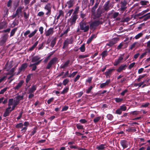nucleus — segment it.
I'll list each match as a JSON object with an SVG mask.
<instances>
[{"label": "nucleus", "instance_id": "nucleus-1", "mask_svg": "<svg viewBox=\"0 0 150 150\" xmlns=\"http://www.w3.org/2000/svg\"><path fill=\"white\" fill-rule=\"evenodd\" d=\"M58 59L56 57H54L52 58L48 63L46 67V69H50L52 67V65L56 64Z\"/></svg>", "mask_w": 150, "mask_h": 150}, {"label": "nucleus", "instance_id": "nucleus-2", "mask_svg": "<svg viewBox=\"0 0 150 150\" xmlns=\"http://www.w3.org/2000/svg\"><path fill=\"white\" fill-rule=\"evenodd\" d=\"M104 12V11H103V10L99 7L96 11L94 13H92V14L96 18H98L101 16V14Z\"/></svg>", "mask_w": 150, "mask_h": 150}, {"label": "nucleus", "instance_id": "nucleus-3", "mask_svg": "<svg viewBox=\"0 0 150 150\" xmlns=\"http://www.w3.org/2000/svg\"><path fill=\"white\" fill-rule=\"evenodd\" d=\"M103 21V20L101 21L98 20L92 22L90 24V27L91 28H94L99 25L102 24Z\"/></svg>", "mask_w": 150, "mask_h": 150}, {"label": "nucleus", "instance_id": "nucleus-4", "mask_svg": "<svg viewBox=\"0 0 150 150\" xmlns=\"http://www.w3.org/2000/svg\"><path fill=\"white\" fill-rule=\"evenodd\" d=\"M8 38V36L7 34L6 33L3 35L1 38V40L0 41V45H3L6 42Z\"/></svg>", "mask_w": 150, "mask_h": 150}, {"label": "nucleus", "instance_id": "nucleus-5", "mask_svg": "<svg viewBox=\"0 0 150 150\" xmlns=\"http://www.w3.org/2000/svg\"><path fill=\"white\" fill-rule=\"evenodd\" d=\"M110 1H108L105 3L103 6V11H108L110 9Z\"/></svg>", "mask_w": 150, "mask_h": 150}, {"label": "nucleus", "instance_id": "nucleus-6", "mask_svg": "<svg viewBox=\"0 0 150 150\" xmlns=\"http://www.w3.org/2000/svg\"><path fill=\"white\" fill-rule=\"evenodd\" d=\"M27 67V63H24L22 64L21 67L19 68L18 70L16 75H18L20 73L22 70H24Z\"/></svg>", "mask_w": 150, "mask_h": 150}, {"label": "nucleus", "instance_id": "nucleus-7", "mask_svg": "<svg viewBox=\"0 0 150 150\" xmlns=\"http://www.w3.org/2000/svg\"><path fill=\"white\" fill-rule=\"evenodd\" d=\"M23 126L25 127H22L21 130V131L24 133L28 129V127L29 125V123L27 121H25L23 124Z\"/></svg>", "mask_w": 150, "mask_h": 150}, {"label": "nucleus", "instance_id": "nucleus-8", "mask_svg": "<svg viewBox=\"0 0 150 150\" xmlns=\"http://www.w3.org/2000/svg\"><path fill=\"white\" fill-rule=\"evenodd\" d=\"M120 144L123 148L125 149L128 147L129 143L127 140H123L121 141Z\"/></svg>", "mask_w": 150, "mask_h": 150}, {"label": "nucleus", "instance_id": "nucleus-9", "mask_svg": "<svg viewBox=\"0 0 150 150\" xmlns=\"http://www.w3.org/2000/svg\"><path fill=\"white\" fill-rule=\"evenodd\" d=\"M115 70V69H108V70L105 73V75L106 76V78L110 77V75L111 74L112 72Z\"/></svg>", "mask_w": 150, "mask_h": 150}, {"label": "nucleus", "instance_id": "nucleus-10", "mask_svg": "<svg viewBox=\"0 0 150 150\" xmlns=\"http://www.w3.org/2000/svg\"><path fill=\"white\" fill-rule=\"evenodd\" d=\"M24 83V81L23 80H21L18 83L17 86L14 87L13 89L15 90H18L20 88Z\"/></svg>", "mask_w": 150, "mask_h": 150}, {"label": "nucleus", "instance_id": "nucleus-11", "mask_svg": "<svg viewBox=\"0 0 150 150\" xmlns=\"http://www.w3.org/2000/svg\"><path fill=\"white\" fill-rule=\"evenodd\" d=\"M127 66L126 64L121 65L117 69V71L119 72H121L123 70L126 69Z\"/></svg>", "mask_w": 150, "mask_h": 150}, {"label": "nucleus", "instance_id": "nucleus-12", "mask_svg": "<svg viewBox=\"0 0 150 150\" xmlns=\"http://www.w3.org/2000/svg\"><path fill=\"white\" fill-rule=\"evenodd\" d=\"M99 2L98 1L96 2L94 6L91 9V13L92 14V13H94L96 10L97 8Z\"/></svg>", "mask_w": 150, "mask_h": 150}, {"label": "nucleus", "instance_id": "nucleus-13", "mask_svg": "<svg viewBox=\"0 0 150 150\" xmlns=\"http://www.w3.org/2000/svg\"><path fill=\"white\" fill-rule=\"evenodd\" d=\"M86 23L83 20L79 23L80 28H89V25H86Z\"/></svg>", "mask_w": 150, "mask_h": 150}, {"label": "nucleus", "instance_id": "nucleus-14", "mask_svg": "<svg viewBox=\"0 0 150 150\" xmlns=\"http://www.w3.org/2000/svg\"><path fill=\"white\" fill-rule=\"evenodd\" d=\"M75 4L74 0H69L67 2V4L68 8H70L73 6Z\"/></svg>", "mask_w": 150, "mask_h": 150}, {"label": "nucleus", "instance_id": "nucleus-15", "mask_svg": "<svg viewBox=\"0 0 150 150\" xmlns=\"http://www.w3.org/2000/svg\"><path fill=\"white\" fill-rule=\"evenodd\" d=\"M25 94V93H22V96L17 95V96L16 97V101H18L20 102V101L21 100H22L23 99L24 96Z\"/></svg>", "mask_w": 150, "mask_h": 150}, {"label": "nucleus", "instance_id": "nucleus-16", "mask_svg": "<svg viewBox=\"0 0 150 150\" xmlns=\"http://www.w3.org/2000/svg\"><path fill=\"white\" fill-rule=\"evenodd\" d=\"M36 90V85H33L32 87L28 90L29 93H33Z\"/></svg>", "mask_w": 150, "mask_h": 150}, {"label": "nucleus", "instance_id": "nucleus-17", "mask_svg": "<svg viewBox=\"0 0 150 150\" xmlns=\"http://www.w3.org/2000/svg\"><path fill=\"white\" fill-rule=\"evenodd\" d=\"M136 129L135 128L132 127H128L126 131L128 132H135L136 131Z\"/></svg>", "mask_w": 150, "mask_h": 150}, {"label": "nucleus", "instance_id": "nucleus-18", "mask_svg": "<svg viewBox=\"0 0 150 150\" xmlns=\"http://www.w3.org/2000/svg\"><path fill=\"white\" fill-rule=\"evenodd\" d=\"M143 18V20L144 21H146L147 20L150 18V13L144 15V16L140 18V19H142Z\"/></svg>", "mask_w": 150, "mask_h": 150}, {"label": "nucleus", "instance_id": "nucleus-19", "mask_svg": "<svg viewBox=\"0 0 150 150\" xmlns=\"http://www.w3.org/2000/svg\"><path fill=\"white\" fill-rule=\"evenodd\" d=\"M77 14L73 13L71 18V22L72 23H75L76 19L77 18Z\"/></svg>", "mask_w": 150, "mask_h": 150}, {"label": "nucleus", "instance_id": "nucleus-20", "mask_svg": "<svg viewBox=\"0 0 150 150\" xmlns=\"http://www.w3.org/2000/svg\"><path fill=\"white\" fill-rule=\"evenodd\" d=\"M40 59V57L38 56H35L33 57L31 60L32 62H36L39 60Z\"/></svg>", "mask_w": 150, "mask_h": 150}, {"label": "nucleus", "instance_id": "nucleus-21", "mask_svg": "<svg viewBox=\"0 0 150 150\" xmlns=\"http://www.w3.org/2000/svg\"><path fill=\"white\" fill-rule=\"evenodd\" d=\"M70 62V60H68L63 65H61L60 68L61 69H64L67 67Z\"/></svg>", "mask_w": 150, "mask_h": 150}, {"label": "nucleus", "instance_id": "nucleus-22", "mask_svg": "<svg viewBox=\"0 0 150 150\" xmlns=\"http://www.w3.org/2000/svg\"><path fill=\"white\" fill-rule=\"evenodd\" d=\"M55 51L51 52L50 54L49 55L44 59V62L45 63H46L50 59L51 57L54 54Z\"/></svg>", "mask_w": 150, "mask_h": 150}, {"label": "nucleus", "instance_id": "nucleus-23", "mask_svg": "<svg viewBox=\"0 0 150 150\" xmlns=\"http://www.w3.org/2000/svg\"><path fill=\"white\" fill-rule=\"evenodd\" d=\"M53 29H49L47 31H46L45 35L47 36L53 33Z\"/></svg>", "mask_w": 150, "mask_h": 150}, {"label": "nucleus", "instance_id": "nucleus-24", "mask_svg": "<svg viewBox=\"0 0 150 150\" xmlns=\"http://www.w3.org/2000/svg\"><path fill=\"white\" fill-rule=\"evenodd\" d=\"M38 41H37L35 42L34 44L29 49V51H32L34 50V49L36 47V46L38 45Z\"/></svg>", "mask_w": 150, "mask_h": 150}, {"label": "nucleus", "instance_id": "nucleus-25", "mask_svg": "<svg viewBox=\"0 0 150 150\" xmlns=\"http://www.w3.org/2000/svg\"><path fill=\"white\" fill-rule=\"evenodd\" d=\"M57 39V38L55 37L52 41L51 42V43H50V46L52 48H53L54 47L55 45L56 44Z\"/></svg>", "mask_w": 150, "mask_h": 150}, {"label": "nucleus", "instance_id": "nucleus-26", "mask_svg": "<svg viewBox=\"0 0 150 150\" xmlns=\"http://www.w3.org/2000/svg\"><path fill=\"white\" fill-rule=\"evenodd\" d=\"M139 4L142 6H146L149 4V2L147 1L142 0L140 1Z\"/></svg>", "mask_w": 150, "mask_h": 150}, {"label": "nucleus", "instance_id": "nucleus-27", "mask_svg": "<svg viewBox=\"0 0 150 150\" xmlns=\"http://www.w3.org/2000/svg\"><path fill=\"white\" fill-rule=\"evenodd\" d=\"M24 7L22 6H19L17 9L16 13L18 15H19V13H21L22 11V10L23 8Z\"/></svg>", "mask_w": 150, "mask_h": 150}, {"label": "nucleus", "instance_id": "nucleus-28", "mask_svg": "<svg viewBox=\"0 0 150 150\" xmlns=\"http://www.w3.org/2000/svg\"><path fill=\"white\" fill-rule=\"evenodd\" d=\"M7 27L6 23L3 21L0 23V28H5Z\"/></svg>", "mask_w": 150, "mask_h": 150}, {"label": "nucleus", "instance_id": "nucleus-29", "mask_svg": "<svg viewBox=\"0 0 150 150\" xmlns=\"http://www.w3.org/2000/svg\"><path fill=\"white\" fill-rule=\"evenodd\" d=\"M105 145L101 144L98 146H96V149L99 150H102L105 148Z\"/></svg>", "mask_w": 150, "mask_h": 150}, {"label": "nucleus", "instance_id": "nucleus-30", "mask_svg": "<svg viewBox=\"0 0 150 150\" xmlns=\"http://www.w3.org/2000/svg\"><path fill=\"white\" fill-rule=\"evenodd\" d=\"M69 44L68 42V41L67 39L65 40L64 42L63 46L62 47V48L64 49L66 47H67L68 46V45Z\"/></svg>", "mask_w": 150, "mask_h": 150}, {"label": "nucleus", "instance_id": "nucleus-31", "mask_svg": "<svg viewBox=\"0 0 150 150\" xmlns=\"http://www.w3.org/2000/svg\"><path fill=\"white\" fill-rule=\"evenodd\" d=\"M44 9L45 10H47V11H51V7L50 6V4H47L45 7Z\"/></svg>", "mask_w": 150, "mask_h": 150}, {"label": "nucleus", "instance_id": "nucleus-32", "mask_svg": "<svg viewBox=\"0 0 150 150\" xmlns=\"http://www.w3.org/2000/svg\"><path fill=\"white\" fill-rule=\"evenodd\" d=\"M81 51L82 52H84L85 50V44L84 43L82 44L81 46L79 48Z\"/></svg>", "mask_w": 150, "mask_h": 150}, {"label": "nucleus", "instance_id": "nucleus-33", "mask_svg": "<svg viewBox=\"0 0 150 150\" xmlns=\"http://www.w3.org/2000/svg\"><path fill=\"white\" fill-rule=\"evenodd\" d=\"M19 103V102L18 101H16L14 102L13 104V105L12 108V110H13L15 109V108L16 106L18 105Z\"/></svg>", "mask_w": 150, "mask_h": 150}, {"label": "nucleus", "instance_id": "nucleus-34", "mask_svg": "<svg viewBox=\"0 0 150 150\" xmlns=\"http://www.w3.org/2000/svg\"><path fill=\"white\" fill-rule=\"evenodd\" d=\"M42 60V59H41L40 60L38 61L37 62L35 63L30 64L29 66V67H32V66H33V65H35L36 66L38 65L41 62Z\"/></svg>", "mask_w": 150, "mask_h": 150}, {"label": "nucleus", "instance_id": "nucleus-35", "mask_svg": "<svg viewBox=\"0 0 150 150\" xmlns=\"http://www.w3.org/2000/svg\"><path fill=\"white\" fill-rule=\"evenodd\" d=\"M119 40V38H113L111 40V42L115 44L117 43V42Z\"/></svg>", "mask_w": 150, "mask_h": 150}, {"label": "nucleus", "instance_id": "nucleus-36", "mask_svg": "<svg viewBox=\"0 0 150 150\" xmlns=\"http://www.w3.org/2000/svg\"><path fill=\"white\" fill-rule=\"evenodd\" d=\"M106 117L108 119L110 120H112L113 118V116L112 114H108Z\"/></svg>", "mask_w": 150, "mask_h": 150}, {"label": "nucleus", "instance_id": "nucleus-37", "mask_svg": "<svg viewBox=\"0 0 150 150\" xmlns=\"http://www.w3.org/2000/svg\"><path fill=\"white\" fill-rule=\"evenodd\" d=\"M23 124L22 123H20L18 124H17L15 126V127L17 129H19L20 128H22L23 127Z\"/></svg>", "mask_w": 150, "mask_h": 150}, {"label": "nucleus", "instance_id": "nucleus-38", "mask_svg": "<svg viewBox=\"0 0 150 150\" xmlns=\"http://www.w3.org/2000/svg\"><path fill=\"white\" fill-rule=\"evenodd\" d=\"M108 55L107 51V50L103 51L101 54V56L102 58L105 57Z\"/></svg>", "mask_w": 150, "mask_h": 150}, {"label": "nucleus", "instance_id": "nucleus-39", "mask_svg": "<svg viewBox=\"0 0 150 150\" xmlns=\"http://www.w3.org/2000/svg\"><path fill=\"white\" fill-rule=\"evenodd\" d=\"M70 30V29H67L64 31L62 32L60 35V37H62L64 35L67 34L69 31Z\"/></svg>", "mask_w": 150, "mask_h": 150}, {"label": "nucleus", "instance_id": "nucleus-40", "mask_svg": "<svg viewBox=\"0 0 150 150\" xmlns=\"http://www.w3.org/2000/svg\"><path fill=\"white\" fill-rule=\"evenodd\" d=\"M120 4L121 6L126 7V6L127 4V2L125 0H124L121 2Z\"/></svg>", "mask_w": 150, "mask_h": 150}, {"label": "nucleus", "instance_id": "nucleus-41", "mask_svg": "<svg viewBox=\"0 0 150 150\" xmlns=\"http://www.w3.org/2000/svg\"><path fill=\"white\" fill-rule=\"evenodd\" d=\"M10 112H11L6 110L3 114V117H6L9 116Z\"/></svg>", "mask_w": 150, "mask_h": 150}, {"label": "nucleus", "instance_id": "nucleus-42", "mask_svg": "<svg viewBox=\"0 0 150 150\" xmlns=\"http://www.w3.org/2000/svg\"><path fill=\"white\" fill-rule=\"evenodd\" d=\"M76 128L78 129H83V125H80V124H77L76 125Z\"/></svg>", "mask_w": 150, "mask_h": 150}, {"label": "nucleus", "instance_id": "nucleus-43", "mask_svg": "<svg viewBox=\"0 0 150 150\" xmlns=\"http://www.w3.org/2000/svg\"><path fill=\"white\" fill-rule=\"evenodd\" d=\"M37 30H34V31L33 32H32L28 35V37L30 38H31L32 37L35 35Z\"/></svg>", "mask_w": 150, "mask_h": 150}, {"label": "nucleus", "instance_id": "nucleus-44", "mask_svg": "<svg viewBox=\"0 0 150 150\" xmlns=\"http://www.w3.org/2000/svg\"><path fill=\"white\" fill-rule=\"evenodd\" d=\"M69 89V88L68 87H66L64 88L63 90L61 92V94H64L65 93H67Z\"/></svg>", "mask_w": 150, "mask_h": 150}, {"label": "nucleus", "instance_id": "nucleus-45", "mask_svg": "<svg viewBox=\"0 0 150 150\" xmlns=\"http://www.w3.org/2000/svg\"><path fill=\"white\" fill-rule=\"evenodd\" d=\"M101 118L100 117H95L94 119H93V122H94L95 123H96L97 122H98L100 120Z\"/></svg>", "mask_w": 150, "mask_h": 150}, {"label": "nucleus", "instance_id": "nucleus-46", "mask_svg": "<svg viewBox=\"0 0 150 150\" xmlns=\"http://www.w3.org/2000/svg\"><path fill=\"white\" fill-rule=\"evenodd\" d=\"M13 98H10L8 101V106H10L13 104Z\"/></svg>", "mask_w": 150, "mask_h": 150}, {"label": "nucleus", "instance_id": "nucleus-47", "mask_svg": "<svg viewBox=\"0 0 150 150\" xmlns=\"http://www.w3.org/2000/svg\"><path fill=\"white\" fill-rule=\"evenodd\" d=\"M121 56L120 57H119L117 59V61L118 63H120L121 61L123 59V57L124 56V54L121 55Z\"/></svg>", "mask_w": 150, "mask_h": 150}, {"label": "nucleus", "instance_id": "nucleus-48", "mask_svg": "<svg viewBox=\"0 0 150 150\" xmlns=\"http://www.w3.org/2000/svg\"><path fill=\"white\" fill-rule=\"evenodd\" d=\"M93 88V86H91L87 89L86 90V93L88 94L90 93Z\"/></svg>", "mask_w": 150, "mask_h": 150}, {"label": "nucleus", "instance_id": "nucleus-49", "mask_svg": "<svg viewBox=\"0 0 150 150\" xmlns=\"http://www.w3.org/2000/svg\"><path fill=\"white\" fill-rule=\"evenodd\" d=\"M125 43L124 42H122L117 47V50H120L122 48V46L124 45Z\"/></svg>", "mask_w": 150, "mask_h": 150}, {"label": "nucleus", "instance_id": "nucleus-50", "mask_svg": "<svg viewBox=\"0 0 150 150\" xmlns=\"http://www.w3.org/2000/svg\"><path fill=\"white\" fill-rule=\"evenodd\" d=\"M17 29H13L11 30L10 33V36H12L14 35Z\"/></svg>", "mask_w": 150, "mask_h": 150}, {"label": "nucleus", "instance_id": "nucleus-51", "mask_svg": "<svg viewBox=\"0 0 150 150\" xmlns=\"http://www.w3.org/2000/svg\"><path fill=\"white\" fill-rule=\"evenodd\" d=\"M8 87H6L4 89L1 90L0 91V94H3L8 89Z\"/></svg>", "mask_w": 150, "mask_h": 150}, {"label": "nucleus", "instance_id": "nucleus-52", "mask_svg": "<svg viewBox=\"0 0 150 150\" xmlns=\"http://www.w3.org/2000/svg\"><path fill=\"white\" fill-rule=\"evenodd\" d=\"M120 110L123 111H125L126 110L127 107L124 105L120 106Z\"/></svg>", "mask_w": 150, "mask_h": 150}, {"label": "nucleus", "instance_id": "nucleus-53", "mask_svg": "<svg viewBox=\"0 0 150 150\" xmlns=\"http://www.w3.org/2000/svg\"><path fill=\"white\" fill-rule=\"evenodd\" d=\"M37 129L35 128H34L33 129V130L31 132L30 134V135L31 136H32L33 135L37 132Z\"/></svg>", "mask_w": 150, "mask_h": 150}, {"label": "nucleus", "instance_id": "nucleus-54", "mask_svg": "<svg viewBox=\"0 0 150 150\" xmlns=\"http://www.w3.org/2000/svg\"><path fill=\"white\" fill-rule=\"evenodd\" d=\"M115 101L117 103H120L123 100V99L122 98H115Z\"/></svg>", "mask_w": 150, "mask_h": 150}, {"label": "nucleus", "instance_id": "nucleus-55", "mask_svg": "<svg viewBox=\"0 0 150 150\" xmlns=\"http://www.w3.org/2000/svg\"><path fill=\"white\" fill-rule=\"evenodd\" d=\"M137 43V42H135L134 43L132 44L131 46L129 47V49L131 50H132L134 48L136 44Z\"/></svg>", "mask_w": 150, "mask_h": 150}, {"label": "nucleus", "instance_id": "nucleus-56", "mask_svg": "<svg viewBox=\"0 0 150 150\" xmlns=\"http://www.w3.org/2000/svg\"><path fill=\"white\" fill-rule=\"evenodd\" d=\"M69 44H72L73 42V40L72 37H70V39H67Z\"/></svg>", "mask_w": 150, "mask_h": 150}, {"label": "nucleus", "instance_id": "nucleus-57", "mask_svg": "<svg viewBox=\"0 0 150 150\" xmlns=\"http://www.w3.org/2000/svg\"><path fill=\"white\" fill-rule=\"evenodd\" d=\"M130 19L129 17H128L122 19V21L123 22H127L130 20Z\"/></svg>", "mask_w": 150, "mask_h": 150}, {"label": "nucleus", "instance_id": "nucleus-58", "mask_svg": "<svg viewBox=\"0 0 150 150\" xmlns=\"http://www.w3.org/2000/svg\"><path fill=\"white\" fill-rule=\"evenodd\" d=\"M88 56V55H80L79 56V59H83Z\"/></svg>", "mask_w": 150, "mask_h": 150}, {"label": "nucleus", "instance_id": "nucleus-59", "mask_svg": "<svg viewBox=\"0 0 150 150\" xmlns=\"http://www.w3.org/2000/svg\"><path fill=\"white\" fill-rule=\"evenodd\" d=\"M143 35V33H140L138 34L135 37V38L136 39H138L140 37H141Z\"/></svg>", "mask_w": 150, "mask_h": 150}, {"label": "nucleus", "instance_id": "nucleus-60", "mask_svg": "<svg viewBox=\"0 0 150 150\" xmlns=\"http://www.w3.org/2000/svg\"><path fill=\"white\" fill-rule=\"evenodd\" d=\"M149 103H146L145 104H142L141 106V108H146L148 106Z\"/></svg>", "mask_w": 150, "mask_h": 150}, {"label": "nucleus", "instance_id": "nucleus-61", "mask_svg": "<svg viewBox=\"0 0 150 150\" xmlns=\"http://www.w3.org/2000/svg\"><path fill=\"white\" fill-rule=\"evenodd\" d=\"M122 112V111L120 108L117 109L115 111V113L117 114L120 115Z\"/></svg>", "mask_w": 150, "mask_h": 150}, {"label": "nucleus", "instance_id": "nucleus-62", "mask_svg": "<svg viewBox=\"0 0 150 150\" xmlns=\"http://www.w3.org/2000/svg\"><path fill=\"white\" fill-rule=\"evenodd\" d=\"M44 44V42H43L41 44H39L38 45V50H40L43 48V45Z\"/></svg>", "mask_w": 150, "mask_h": 150}, {"label": "nucleus", "instance_id": "nucleus-63", "mask_svg": "<svg viewBox=\"0 0 150 150\" xmlns=\"http://www.w3.org/2000/svg\"><path fill=\"white\" fill-rule=\"evenodd\" d=\"M15 70V67L12 68L10 71L9 73V74H12L14 72Z\"/></svg>", "mask_w": 150, "mask_h": 150}, {"label": "nucleus", "instance_id": "nucleus-64", "mask_svg": "<svg viewBox=\"0 0 150 150\" xmlns=\"http://www.w3.org/2000/svg\"><path fill=\"white\" fill-rule=\"evenodd\" d=\"M69 82V80L68 79H66L64 80L63 82V83L64 85L65 86Z\"/></svg>", "mask_w": 150, "mask_h": 150}]
</instances>
